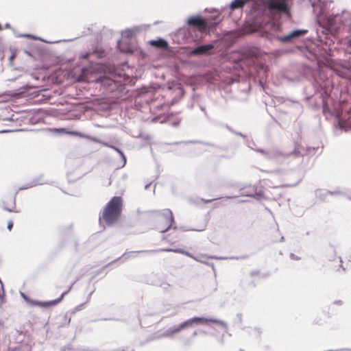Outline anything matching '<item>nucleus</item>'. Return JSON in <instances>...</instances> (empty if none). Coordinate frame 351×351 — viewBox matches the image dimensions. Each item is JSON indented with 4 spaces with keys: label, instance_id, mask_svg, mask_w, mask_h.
<instances>
[{
    "label": "nucleus",
    "instance_id": "f257e3e1",
    "mask_svg": "<svg viewBox=\"0 0 351 351\" xmlns=\"http://www.w3.org/2000/svg\"><path fill=\"white\" fill-rule=\"evenodd\" d=\"M313 8L315 20L320 27H328L337 29L341 24L348 25L351 29V12L342 11L341 14L328 12L330 3L324 0H308Z\"/></svg>",
    "mask_w": 351,
    "mask_h": 351
},
{
    "label": "nucleus",
    "instance_id": "f03ea898",
    "mask_svg": "<svg viewBox=\"0 0 351 351\" xmlns=\"http://www.w3.org/2000/svg\"><path fill=\"white\" fill-rule=\"evenodd\" d=\"M263 1L261 12L263 19L261 23L265 24H261V26L274 32L280 31L281 24L278 19L285 13V0H263Z\"/></svg>",
    "mask_w": 351,
    "mask_h": 351
},
{
    "label": "nucleus",
    "instance_id": "7ed1b4c3",
    "mask_svg": "<svg viewBox=\"0 0 351 351\" xmlns=\"http://www.w3.org/2000/svg\"><path fill=\"white\" fill-rule=\"evenodd\" d=\"M121 210L122 199L121 197L114 196L106 205L99 221L102 219L107 225L110 226L119 219Z\"/></svg>",
    "mask_w": 351,
    "mask_h": 351
},
{
    "label": "nucleus",
    "instance_id": "20e7f679",
    "mask_svg": "<svg viewBox=\"0 0 351 351\" xmlns=\"http://www.w3.org/2000/svg\"><path fill=\"white\" fill-rule=\"evenodd\" d=\"M97 82L101 84L106 93H111L112 97H120L125 92L124 83L114 75L100 76Z\"/></svg>",
    "mask_w": 351,
    "mask_h": 351
},
{
    "label": "nucleus",
    "instance_id": "39448f33",
    "mask_svg": "<svg viewBox=\"0 0 351 351\" xmlns=\"http://www.w3.org/2000/svg\"><path fill=\"white\" fill-rule=\"evenodd\" d=\"M156 213L160 220L165 221V225L167 226L166 228H162L158 226L157 229L159 230V232L161 233H165L171 228H173V230H176L178 228L176 226L173 225L175 223L174 217L173 213L170 209L166 208L161 210H158L156 211Z\"/></svg>",
    "mask_w": 351,
    "mask_h": 351
},
{
    "label": "nucleus",
    "instance_id": "423d86ee",
    "mask_svg": "<svg viewBox=\"0 0 351 351\" xmlns=\"http://www.w3.org/2000/svg\"><path fill=\"white\" fill-rule=\"evenodd\" d=\"M317 149L315 147H304L301 141L300 142H296L295 145L294 149L289 152L287 156H293V157H302L304 156H313L315 154Z\"/></svg>",
    "mask_w": 351,
    "mask_h": 351
},
{
    "label": "nucleus",
    "instance_id": "0eeeda50",
    "mask_svg": "<svg viewBox=\"0 0 351 351\" xmlns=\"http://www.w3.org/2000/svg\"><path fill=\"white\" fill-rule=\"evenodd\" d=\"M187 23L190 26L197 27L199 32L209 31L213 27L209 25L205 19L199 16L189 18Z\"/></svg>",
    "mask_w": 351,
    "mask_h": 351
},
{
    "label": "nucleus",
    "instance_id": "6e6552de",
    "mask_svg": "<svg viewBox=\"0 0 351 351\" xmlns=\"http://www.w3.org/2000/svg\"><path fill=\"white\" fill-rule=\"evenodd\" d=\"M161 252H173L184 254L186 251L184 250H182V249H171V248L151 250H142V251L130 252L128 253H125L122 257H124L125 259H128V258L134 257L133 255L136 253L154 254V253Z\"/></svg>",
    "mask_w": 351,
    "mask_h": 351
},
{
    "label": "nucleus",
    "instance_id": "1a4fd4ad",
    "mask_svg": "<svg viewBox=\"0 0 351 351\" xmlns=\"http://www.w3.org/2000/svg\"><path fill=\"white\" fill-rule=\"evenodd\" d=\"M241 195L247 196V197H252L256 199H261L262 198L263 194L261 191H257V189L254 185H248L240 189Z\"/></svg>",
    "mask_w": 351,
    "mask_h": 351
},
{
    "label": "nucleus",
    "instance_id": "9d476101",
    "mask_svg": "<svg viewBox=\"0 0 351 351\" xmlns=\"http://www.w3.org/2000/svg\"><path fill=\"white\" fill-rule=\"evenodd\" d=\"M70 289H71V287H69V289L67 291L63 292L61 294V295L56 300H51L49 302H40V301L32 300L29 299V300H28V303H29L32 306H39L40 307H48V306H50L52 305L57 304L63 299L64 296L68 293Z\"/></svg>",
    "mask_w": 351,
    "mask_h": 351
},
{
    "label": "nucleus",
    "instance_id": "9b49d317",
    "mask_svg": "<svg viewBox=\"0 0 351 351\" xmlns=\"http://www.w3.org/2000/svg\"><path fill=\"white\" fill-rule=\"evenodd\" d=\"M215 47V43L202 45L195 47L190 51L191 56H200L208 53Z\"/></svg>",
    "mask_w": 351,
    "mask_h": 351
},
{
    "label": "nucleus",
    "instance_id": "f8f14e48",
    "mask_svg": "<svg viewBox=\"0 0 351 351\" xmlns=\"http://www.w3.org/2000/svg\"><path fill=\"white\" fill-rule=\"evenodd\" d=\"M193 318L195 325H205L208 322H213L220 325L224 328H227L228 327L227 324L224 321L221 319L215 318H206L203 317H194Z\"/></svg>",
    "mask_w": 351,
    "mask_h": 351
},
{
    "label": "nucleus",
    "instance_id": "ddd939ff",
    "mask_svg": "<svg viewBox=\"0 0 351 351\" xmlns=\"http://www.w3.org/2000/svg\"><path fill=\"white\" fill-rule=\"evenodd\" d=\"M66 133L71 134L72 135L77 136H80V137H82V138H86V139H88V140L91 141L95 142V143H97L101 144L104 146H109V143H107L106 141H101V140H100V139H99V138H97L96 137L88 135V134H84V133H82V132H76V131L66 132Z\"/></svg>",
    "mask_w": 351,
    "mask_h": 351
},
{
    "label": "nucleus",
    "instance_id": "4468645a",
    "mask_svg": "<svg viewBox=\"0 0 351 351\" xmlns=\"http://www.w3.org/2000/svg\"><path fill=\"white\" fill-rule=\"evenodd\" d=\"M208 258L216 259V260H223V259H226V258L220 257V256H207L206 254H200L199 256H197V258H196L195 261H197V262L206 264L207 265L211 266L212 268L214 269L215 267H214L213 263H208L206 261Z\"/></svg>",
    "mask_w": 351,
    "mask_h": 351
},
{
    "label": "nucleus",
    "instance_id": "2eb2a0df",
    "mask_svg": "<svg viewBox=\"0 0 351 351\" xmlns=\"http://www.w3.org/2000/svg\"><path fill=\"white\" fill-rule=\"evenodd\" d=\"M340 193H341L339 191H330L325 189H318L315 191L316 197L322 200H324L328 195H339Z\"/></svg>",
    "mask_w": 351,
    "mask_h": 351
},
{
    "label": "nucleus",
    "instance_id": "dca6fc26",
    "mask_svg": "<svg viewBox=\"0 0 351 351\" xmlns=\"http://www.w3.org/2000/svg\"><path fill=\"white\" fill-rule=\"evenodd\" d=\"M180 329L179 328V326H173L167 328L164 332L158 335V338H165V337H172L175 334L179 332Z\"/></svg>",
    "mask_w": 351,
    "mask_h": 351
},
{
    "label": "nucleus",
    "instance_id": "f3484780",
    "mask_svg": "<svg viewBox=\"0 0 351 351\" xmlns=\"http://www.w3.org/2000/svg\"><path fill=\"white\" fill-rule=\"evenodd\" d=\"M46 182L43 180L42 176H40V177L34 179L30 182L25 184L23 186H21L19 188V190H25V189H30L32 187H34V186H36L38 185L44 184Z\"/></svg>",
    "mask_w": 351,
    "mask_h": 351
},
{
    "label": "nucleus",
    "instance_id": "a211bd4d",
    "mask_svg": "<svg viewBox=\"0 0 351 351\" xmlns=\"http://www.w3.org/2000/svg\"><path fill=\"white\" fill-rule=\"evenodd\" d=\"M346 116V115H343V114L337 113V118L338 123L341 127H348L351 128V118L349 117V118L347 119Z\"/></svg>",
    "mask_w": 351,
    "mask_h": 351
},
{
    "label": "nucleus",
    "instance_id": "6ab92c4d",
    "mask_svg": "<svg viewBox=\"0 0 351 351\" xmlns=\"http://www.w3.org/2000/svg\"><path fill=\"white\" fill-rule=\"evenodd\" d=\"M139 27H134L132 29H125L121 33L122 37L129 40L139 31Z\"/></svg>",
    "mask_w": 351,
    "mask_h": 351
},
{
    "label": "nucleus",
    "instance_id": "aec40b11",
    "mask_svg": "<svg viewBox=\"0 0 351 351\" xmlns=\"http://www.w3.org/2000/svg\"><path fill=\"white\" fill-rule=\"evenodd\" d=\"M258 152L261 153L263 156H265L267 158H273L277 157L278 155H280V153L276 150V149H270L268 151H266L265 149H258Z\"/></svg>",
    "mask_w": 351,
    "mask_h": 351
},
{
    "label": "nucleus",
    "instance_id": "412c9836",
    "mask_svg": "<svg viewBox=\"0 0 351 351\" xmlns=\"http://www.w3.org/2000/svg\"><path fill=\"white\" fill-rule=\"evenodd\" d=\"M3 209L10 212V213H18L19 211L16 209V203H15V198H12L10 199V203L8 202H4L3 203Z\"/></svg>",
    "mask_w": 351,
    "mask_h": 351
},
{
    "label": "nucleus",
    "instance_id": "4be33fe9",
    "mask_svg": "<svg viewBox=\"0 0 351 351\" xmlns=\"http://www.w3.org/2000/svg\"><path fill=\"white\" fill-rule=\"evenodd\" d=\"M251 0H234L230 4V8L232 10H234L238 8H242L245 4L250 1Z\"/></svg>",
    "mask_w": 351,
    "mask_h": 351
},
{
    "label": "nucleus",
    "instance_id": "5701e85b",
    "mask_svg": "<svg viewBox=\"0 0 351 351\" xmlns=\"http://www.w3.org/2000/svg\"><path fill=\"white\" fill-rule=\"evenodd\" d=\"M117 47H118L119 49L120 50V51L125 53H132L133 51L132 48L130 46L127 45L125 43H123L121 40L118 41Z\"/></svg>",
    "mask_w": 351,
    "mask_h": 351
},
{
    "label": "nucleus",
    "instance_id": "b1692460",
    "mask_svg": "<svg viewBox=\"0 0 351 351\" xmlns=\"http://www.w3.org/2000/svg\"><path fill=\"white\" fill-rule=\"evenodd\" d=\"M306 32H307V30H304V29L294 30L290 34L287 35V41H288L292 38H298V37L300 36L301 35L305 34Z\"/></svg>",
    "mask_w": 351,
    "mask_h": 351
},
{
    "label": "nucleus",
    "instance_id": "393cba45",
    "mask_svg": "<svg viewBox=\"0 0 351 351\" xmlns=\"http://www.w3.org/2000/svg\"><path fill=\"white\" fill-rule=\"evenodd\" d=\"M193 325H195V324L194 318L192 317V318L188 319L186 321L180 323L178 326H179V328L180 329V330H182L186 328L191 327Z\"/></svg>",
    "mask_w": 351,
    "mask_h": 351
},
{
    "label": "nucleus",
    "instance_id": "a878e982",
    "mask_svg": "<svg viewBox=\"0 0 351 351\" xmlns=\"http://www.w3.org/2000/svg\"><path fill=\"white\" fill-rule=\"evenodd\" d=\"M151 44L154 46L158 47H165L167 45V43L163 40L160 38L158 40H152Z\"/></svg>",
    "mask_w": 351,
    "mask_h": 351
},
{
    "label": "nucleus",
    "instance_id": "bb28decb",
    "mask_svg": "<svg viewBox=\"0 0 351 351\" xmlns=\"http://www.w3.org/2000/svg\"><path fill=\"white\" fill-rule=\"evenodd\" d=\"M118 154H119L120 157L121 158V159L123 160V164H122L121 167H124L126 164V157L121 150V152H119Z\"/></svg>",
    "mask_w": 351,
    "mask_h": 351
},
{
    "label": "nucleus",
    "instance_id": "cd10ccee",
    "mask_svg": "<svg viewBox=\"0 0 351 351\" xmlns=\"http://www.w3.org/2000/svg\"><path fill=\"white\" fill-rule=\"evenodd\" d=\"M276 111H279V114L276 116L278 119H280L283 117L284 112L283 110H280V108H276Z\"/></svg>",
    "mask_w": 351,
    "mask_h": 351
},
{
    "label": "nucleus",
    "instance_id": "c85d7f7f",
    "mask_svg": "<svg viewBox=\"0 0 351 351\" xmlns=\"http://www.w3.org/2000/svg\"><path fill=\"white\" fill-rule=\"evenodd\" d=\"M184 255H186V256H187L189 257H191V258H192L194 260H196V258H197V256L193 255L192 254H191L190 252H186V251L185 252Z\"/></svg>",
    "mask_w": 351,
    "mask_h": 351
},
{
    "label": "nucleus",
    "instance_id": "c756f323",
    "mask_svg": "<svg viewBox=\"0 0 351 351\" xmlns=\"http://www.w3.org/2000/svg\"><path fill=\"white\" fill-rule=\"evenodd\" d=\"M108 147H110L112 149H113L114 150H115L117 153H119L121 152V149H119L118 147L114 146V145H112L109 143V146H108Z\"/></svg>",
    "mask_w": 351,
    "mask_h": 351
},
{
    "label": "nucleus",
    "instance_id": "7c9ffc66",
    "mask_svg": "<svg viewBox=\"0 0 351 351\" xmlns=\"http://www.w3.org/2000/svg\"><path fill=\"white\" fill-rule=\"evenodd\" d=\"M217 198H214V199H202V201L205 203V204H207V203H210L212 201L215 200V199H217Z\"/></svg>",
    "mask_w": 351,
    "mask_h": 351
},
{
    "label": "nucleus",
    "instance_id": "2f4dec72",
    "mask_svg": "<svg viewBox=\"0 0 351 351\" xmlns=\"http://www.w3.org/2000/svg\"><path fill=\"white\" fill-rule=\"evenodd\" d=\"M22 37H27V38H32L34 39H37V38L34 37V36H32L30 34H21Z\"/></svg>",
    "mask_w": 351,
    "mask_h": 351
},
{
    "label": "nucleus",
    "instance_id": "473e14b6",
    "mask_svg": "<svg viewBox=\"0 0 351 351\" xmlns=\"http://www.w3.org/2000/svg\"><path fill=\"white\" fill-rule=\"evenodd\" d=\"M12 226H13V222L12 221H9L8 223V226H7L8 229L9 230H11Z\"/></svg>",
    "mask_w": 351,
    "mask_h": 351
},
{
    "label": "nucleus",
    "instance_id": "72a5a7b5",
    "mask_svg": "<svg viewBox=\"0 0 351 351\" xmlns=\"http://www.w3.org/2000/svg\"><path fill=\"white\" fill-rule=\"evenodd\" d=\"M290 258H291V259H293V260H298V256H295L293 254H290Z\"/></svg>",
    "mask_w": 351,
    "mask_h": 351
},
{
    "label": "nucleus",
    "instance_id": "f704fd0d",
    "mask_svg": "<svg viewBox=\"0 0 351 351\" xmlns=\"http://www.w3.org/2000/svg\"><path fill=\"white\" fill-rule=\"evenodd\" d=\"M300 179H299V180L297 181V182H295V183H289V184H287V186H293L295 185L298 182H299V181H300Z\"/></svg>",
    "mask_w": 351,
    "mask_h": 351
},
{
    "label": "nucleus",
    "instance_id": "c9c22d12",
    "mask_svg": "<svg viewBox=\"0 0 351 351\" xmlns=\"http://www.w3.org/2000/svg\"><path fill=\"white\" fill-rule=\"evenodd\" d=\"M21 295L22 297L25 299V301H27L28 302V300H29V298H28L24 293H21Z\"/></svg>",
    "mask_w": 351,
    "mask_h": 351
},
{
    "label": "nucleus",
    "instance_id": "e433bc0d",
    "mask_svg": "<svg viewBox=\"0 0 351 351\" xmlns=\"http://www.w3.org/2000/svg\"><path fill=\"white\" fill-rule=\"evenodd\" d=\"M280 40L282 42H285V36H280Z\"/></svg>",
    "mask_w": 351,
    "mask_h": 351
},
{
    "label": "nucleus",
    "instance_id": "4c0bfd02",
    "mask_svg": "<svg viewBox=\"0 0 351 351\" xmlns=\"http://www.w3.org/2000/svg\"><path fill=\"white\" fill-rule=\"evenodd\" d=\"M151 186V183H149V184H147L145 186V189H148L149 187Z\"/></svg>",
    "mask_w": 351,
    "mask_h": 351
},
{
    "label": "nucleus",
    "instance_id": "58836bf2",
    "mask_svg": "<svg viewBox=\"0 0 351 351\" xmlns=\"http://www.w3.org/2000/svg\"><path fill=\"white\" fill-rule=\"evenodd\" d=\"M284 240V237L281 236L279 240H276L275 241H282Z\"/></svg>",
    "mask_w": 351,
    "mask_h": 351
},
{
    "label": "nucleus",
    "instance_id": "ea45409f",
    "mask_svg": "<svg viewBox=\"0 0 351 351\" xmlns=\"http://www.w3.org/2000/svg\"><path fill=\"white\" fill-rule=\"evenodd\" d=\"M179 124V122H173L172 123L173 126H177Z\"/></svg>",
    "mask_w": 351,
    "mask_h": 351
},
{
    "label": "nucleus",
    "instance_id": "a19ab883",
    "mask_svg": "<svg viewBox=\"0 0 351 351\" xmlns=\"http://www.w3.org/2000/svg\"><path fill=\"white\" fill-rule=\"evenodd\" d=\"M219 341H220L221 345H223L224 343V341H223V339L222 338L220 339Z\"/></svg>",
    "mask_w": 351,
    "mask_h": 351
},
{
    "label": "nucleus",
    "instance_id": "79ce46f5",
    "mask_svg": "<svg viewBox=\"0 0 351 351\" xmlns=\"http://www.w3.org/2000/svg\"><path fill=\"white\" fill-rule=\"evenodd\" d=\"M197 335V331H194L193 333V336H196Z\"/></svg>",
    "mask_w": 351,
    "mask_h": 351
},
{
    "label": "nucleus",
    "instance_id": "37998d69",
    "mask_svg": "<svg viewBox=\"0 0 351 351\" xmlns=\"http://www.w3.org/2000/svg\"><path fill=\"white\" fill-rule=\"evenodd\" d=\"M201 110H202V111H204V112L206 113L205 108H204V107H202H202H201Z\"/></svg>",
    "mask_w": 351,
    "mask_h": 351
},
{
    "label": "nucleus",
    "instance_id": "c03bdc74",
    "mask_svg": "<svg viewBox=\"0 0 351 351\" xmlns=\"http://www.w3.org/2000/svg\"><path fill=\"white\" fill-rule=\"evenodd\" d=\"M286 14H287V18L289 16V12L288 10H287V12H286Z\"/></svg>",
    "mask_w": 351,
    "mask_h": 351
},
{
    "label": "nucleus",
    "instance_id": "a18cd8bd",
    "mask_svg": "<svg viewBox=\"0 0 351 351\" xmlns=\"http://www.w3.org/2000/svg\"><path fill=\"white\" fill-rule=\"evenodd\" d=\"M233 197H231V196H226V199H230V198H232Z\"/></svg>",
    "mask_w": 351,
    "mask_h": 351
},
{
    "label": "nucleus",
    "instance_id": "49530a36",
    "mask_svg": "<svg viewBox=\"0 0 351 351\" xmlns=\"http://www.w3.org/2000/svg\"><path fill=\"white\" fill-rule=\"evenodd\" d=\"M5 27L8 28L10 27V25L8 23L5 24Z\"/></svg>",
    "mask_w": 351,
    "mask_h": 351
},
{
    "label": "nucleus",
    "instance_id": "de8ad7c7",
    "mask_svg": "<svg viewBox=\"0 0 351 351\" xmlns=\"http://www.w3.org/2000/svg\"><path fill=\"white\" fill-rule=\"evenodd\" d=\"M201 332H202V334H206V331H204V330L201 331Z\"/></svg>",
    "mask_w": 351,
    "mask_h": 351
},
{
    "label": "nucleus",
    "instance_id": "09e8293b",
    "mask_svg": "<svg viewBox=\"0 0 351 351\" xmlns=\"http://www.w3.org/2000/svg\"><path fill=\"white\" fill-rule=\"evenodd\" d=\"M87 56H88V54H86V55H84V56H83V58H86Z\"/></svg>",
    "mask_w": 351,
    "mask_h": 351
},
{
    "label": "nucleus",
    "instance_id": "8fccbe9b",
    "mask_svg": "<svg viewBox=\"0 0 351 351\" xmlns=\"http://www.w3.org/2000/svg\"><path fill=\"white\" fill-rule=\"evenodd\" d=\"M121 257H119V258L117 259V260H119V259H121ZM115 261H116V260H115V261H114L113 262H115Z\"/></svg>",
    "mask_w": 351,
    "mask_h": 351
},
{
    "label": "nucleus",
    "instance_id": "3c124183",
    "mask_svg": "<svg viewBox=\"0 0 351 351\" xmlns=\"http://www.w3.org/2000/svg\"><path fill=\"white\" fill-rule=\"evenodd\" d=\"M291 175H292V173H289V177H291Z\"/></svg>",
    "mask_w": 351,
    "mask_h": 351
},
{
    "label": "nucleus",
    "instance_id": "603ef678",
    "mask_svg": "<svg viewBox=\"0 0 351 351\" xmlns=\"http://www.w3.org/2000/svg\"><path fill=\"white\" fill-rule=\"evenodd\" d=\"M238 134L243 136V134L241 133H239Z\"/></svg>",
    "mask_w": 351,
    "mask_h": 351
}]
</instances>
